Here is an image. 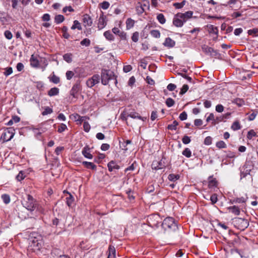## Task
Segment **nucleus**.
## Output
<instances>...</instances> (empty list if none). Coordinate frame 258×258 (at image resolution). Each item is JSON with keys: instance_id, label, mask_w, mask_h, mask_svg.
Masks as SVG:
<instances>
[{"instance_id": "nucleus-43", "label": "nucleus", "mask_w": 258, "mask_h": 258, "mask_svg": "<svg viewBox=\"0 0 258 258\" xmlns=\"http://www.w3.org/2000/svg\"><path fill=\"white\" fill-rule=\"evenodd\" d=\"M2 199L3 202L6 204H9L10 202V196L8 195H3L2 196Z\"/></svg>"}, {"instance_id": "nucleus-10", "label": "nucleus", "mask_w": 258, "mask_h": 258, "mask_svg": "<svg viewBox=\"0 0 258 258\" xmlns=\"http://www.w3.org/2000/svg\"><path fill=\"white\" fill-rule=\"evenodd\" d=\"M159 219L158 215H154L150 216L148 218V222L150 226L152 227H158L159 223L158 221V219Z\"/></svg>"}, {"instance_id": "nucleus-5", "label": "nucleus", "mask_w": 258, "mask_h": 258, "mask_svg": "<svg viewBox=\"0 0 258 258\" xmlns=\"http://www.w3.org/2000/svg\"><path fill=\"white\" fill-rule=\"evenodd\" d=\"M233 222L234 226L240 230H244L249 225L247 220L241 218H235Z\"/></svg>"}, {"instance_id": "nucleus-24", "label": "nucleus", "mask_w": 258, "mask_h": 258, "mask_svg": "<svg viewBox=\"0 0 258 258\" xmlns=\"http://www.w3.org/2000/svg\"><path fill=\"white\" fill-rule=\"evenodd\" d=\"M116 251L113 246H109L108 249L107 258H115Z\"/></svg>"}, {"instance_id": "nucleus-41", "label": "nucleus", "mask_w": 258, "mask_h": 258, "mask_svg": "<svg viewBox=\"0 0 258 258\" xmlns=\"http://www.w3.org/2000/svg\"><path fill=\"white\" fill-rule=\"evenodd\" d=\"M241 125L238 120L235 121L231 126V129H240Z\"/></svg>"}, {"instance_id": "nucleus-7", "label": "nucleus", "mask_w": 258, "mask_h": 258, "mask_svg": "<svg viewBox=\"0 0 258 258\" xmlns=\"http://www.w3.org/2000/svg\"><path fill=\"white\" fill-rule=\"evenodd\" d=\"M126 112L128 114V117H130L132 118L136 119L138 118L142 121H144L145 119H146V117H142L138 112H136L134 109L130 108V106L126 108Z\"/></svg>"}, {"instance_id": "nucleus-45", "label": "nucleus", "mask_w": 258, "mask_h": 258, "mask_svg": "<svg viewBox=\"0 0 258 258\" xmlns=\"http://www.w3.org/2000/svg\"><path fill=\"white\" fill-rule=\"evenodd\" d=\"M25 177V172L21 171L16 176V179L18 181H21Z\"/></svg>"}, {"instance_id": "nucleus-50", "label": "nucleus", "mask_w": 258, "mask_h": 258, "mask_svg": "<svg viewBox=\"0 0 258 258\" xmlns=\"http://www.w3.org/2000/svg\"><path fill=\"white\" fill-rule=\"evenodd\" d=\"M100 5L102 9L106 10L109 8L110 4L109 3V2L107 1H104L102 3H101Z\"/></svg>"}, {"instance_id": "nucleus-36", "label": "nucleus", "mask_w": 258, "mask_h": 258, "mask_svg": "<svg viewBox=\"0 0 258 258\" xmlns=\"http://www.w3.org/2000/svg\"><path fill=\"white\" fill-rule=\"evenodd\" d=\"M216 146L219 149H225L227 147L226 144L223 141L217 142L216 144Z\"/></svg>"}, {"instance_id": "nucleus-17", "label": "nucleus", "mask_w": 258, "mask_h": 258, "mask_svg": "<svg viewBox=\"0 0 258 258\" xmlns=\"http://www.w3.org/2000/svg\"><path fill=\"white\" fill-rule=\"evenodd\" d=\"M80 90V85L79 84H75L73 85L70 91V95L74 98H77L76 94Z\"/></svg>"}, {"instance_id": "nucleus-60", "label": "nucleus", "mask_w": 258, "mask_h": 258, "mask_svg": "<svg viewBox=\"0 0 258 258\" xmlns=\"http://www.w3.org/2000/svg\"><path fill=\"white\" fill-rule=\"evenodd\" d=\"M212 138L210 137H207L204 140V144L206 145H210L212 144Z\"/></svg>"}, {"instance_id": "nucleus-30", "label": "nucleus", "mask_w": 258, "mask_h": 258, "mask_svg": "<svg viewBox=\"0 0 258 258\" xmlns=\"http://www.w3.org/2000/svg\"><path fill=\"white\" fill-rule=\"evenodd\" d=\"M135 21L131 18H128L126 21V27L127 29H130L134 26Z\"/></svg>"}, {"instance_id": "nucleus-47", "label": "nucleus", "mask_w": 258, "mask_h": 258, "mask_svg": "<svg viewBox=\"0 0 258 258\" xmlns=\"http://www.w3.org/2000/svg\"><path fill=\"white\" fill-rule=\"evenodd\" d=\"M247 33L249 35H253L254 36H255V35L258 33V28H254L252 29H250L248 30Z\"/></svg>"}, {"instance_id": "nucleus-55", "label": "nucleus", "mask_w": 258, "mask_h": 258, "mask_svg": "<svg viewBox=\"0 0 258 258\" xmlns=\"http://www.w3.org/2000/svg\"><path fill=\"white\" fill-rule=\"evenodd\" d=\"M178 75H180V76H181L182 77H183V78L186 79L188 82H190V83H194L192 82V79L191 77L187 76L185 74H184L183 73H178Z\"/></svg>"}, {"instance_id": "nucleus-6", "label": "nucleus", "mask_w": 258, "mask_h": 258, "mask_svg": "<svg viewBox=\"0 0 258 258\" xmlns=\"http://www.w3.org/2000/svg\"><path fill=\"white\" fill-rule=\"evenodd\" d=\"M202 49L204 52L207 54L210 55L212 57H217L220 55L218 50L214 49L212 47H209L206 45L202 46Z\"/></svg>"}, {"instance_id": "nucleus-33", "label": "nucleus", "mask_w": 258, "mask_h": 258, "mask_svg": "<svg viewBox=\"0 0 258 258\" xmlns=\"http://www.w3.org/2000/svg\"><path fill=\"white\" fill-rule=\"evenodd\" d=\"M157 19L161 24H164L166 22V19L163 14H159L157 16Z\"/></svg>"}, {"instance_id": "nucleus-26", "label": "nucleus", "mask_w": 258, "mask_h": 258, "mask_svg": "<svg viewBox=\"0 0 258 258\" xmlns=\"http://www.w3.org/2000/svg\"><path fill=\"white\" fill-rule=\"evenodd\" d=\"M59 90L57 87H53L51 88L48 91V95L50 97L54 96L55 95H57L59 93Z\"/></svg>"}, {"instance_id": "nucleus-59", "label": "nucleus", "mask_w": 258, "mask_h": 258, "mask_svg": "<svg viewBox=\"0 0 258 258\" xmlns=\"http://www.w3.org/2000/svg\"><path fill=\"white\" fill-rule=\"evenodd\" d=\"M71 117L73 119H74L76 122L78 121V120H79V119H80L81 118L82 119H83V118H84V117H81V116H80V115H79L77 113L72 114Z\"/></svg>"}, {"instance_id": "nucleus-32", "label": "nucleus", "mask_w": 258, "mask_h": 258, "mask_svg": "<svg viewBox=\"0 0 258 258\" xmlns=\"http://www.w3.org/2000/svg\"><path fill=\"white\" fill-rule=\"evenodd\" d=\"M180 176L179 174H170L168 176V179L171 181H175L179 179Z\"/></svg>"}, {"instance_id": "nucleus-21", "label": "nucleus", "mask_w": 258, "mask_h": 258, "mask_svg": "<svg viewBox=\"0 0 258 258\" xmlns=\"http://www.w3.org/2000/svg\"><path fill=\"white\" fill-rule=\"evenodd\" d=\"M163 45L167 47L172 48L175 45V42L170 37H167L165 39Z\"/></svg>"}, {"instance_id": "nucleus-27", "label": "nucleus", "mask_w": 258, "mask_h": 258, "mask_svg": "<svg viewBox=\"0 0 258 258\" xmlns=\"http://www.w3.org/2000/svg\"><path fill=\"white\" fill-rule=\"evenodd\" d=\"M103 34L105 38L108 40L113 41L114 40V36L109 30L104 32Z\"/></svg>"}, {"instance_id": "nucleus-29", "label": "nucleus", "mask_w": 258, "mask_h": 258, "mask_svg": "<svg viewBox=\"0 0 258 258\" xmlns=\"http://www.w3.org/2000/svg\"><path fill=\"white\" fill-rule=\"evenodd\" d=\"M64 20V17L62 15H57L54 17V22L58 24L62 23Z\"/></svg>"}, {"instance_id": "nucleus-39", "label": "nucleus", "mask_w": 258, "mask_h": 258, "mask_svg": "<svg viewBox=\"0 0 258 258\" xmlns=\"http://www.w3.org/2000/svg\"><path fill=\"white\" fill-rule=\"evenodd\" d=\"M209 31L210 33H213L216 34V35H217L218 33V29L217 27H215L213 25L210 26Z\"/></svg>"}, {"instance_id": "nucleus-54", "label": "nucleus", "mask_w": 258, "mask_h": 258, "mask_svg": "<svg viewBox=\"0 0 258 258\" xmlns=\"http://www.w3.org/2000/svg\"><path fill=\"white\" fill-rule=\"evenodd\" d=\"M210 201L212 204H215L218 201L217 195L216 194H214L211 195L210 197Z\"/></svg>"}, {"instance_id": "nucleus-56", "label": "nucleus", "mask_w": 258, "mask_h": 258, "mask_svg": "<svg viewBox=\"0 0 258 258\" xmlns=\"http://www.w3.org/2000/svg\"><path fill=\"white\" fill-rule=\"evenodd\" d=\"M52 109L50 108H49V107H46L45 109H44V110L42 112V114L43 115H47L48 114H50L52 112Z\"/></svg>"}, {"instance_id": "nucleus-28", "label": "nucleus", "mask_w": 258, "mask_h": 258, "mask_svg": "<svg viewBox=\"0 0 258 258\" xmlns=\"http://www.w3.org/2000/svg\"><path fill=\"white\" fill-rule=\"evenodd\" d=\"M49 80L50 82L53 83L54 84H57L59 83L60 79L58 77L56 76L54 72L52 73V75L51 76L49 77Z\"/></svg>"}, {"instance_id": "nucleus-13", "label": "nucleus", "mask_w": 258, "mask_h": 258, "mask_svg": "<svg viewBox=\"0 0 258 258\" xmlns=\"http://www.w3.org/2000/svg\"><path fill=\"white\" fill-rule=\"evenodd\" d=\"M165 167V165L162 160L160 161H154L152 164V168L156 170L162 169Z\"/></svg>"}, {"instance_id": "nucleus-2", "label": "nucleus", "mask_w": 258, "mask_h": 258, "mask_svg": "<svg viewBox=\"0 0 258 258\" xmlns=\"http://www.w3.org/2000/svg\"><path fill=\"white\" fill-rule=\"evenodd\" d=\"M101 83L104 85L108 84L109 81L114 80L117 83L116 76L113 71L110 70L102 69L101 73Z\"/></svg>"}, {"instance_id": "nucleus-16", "label": "nucleus", "mask_w": 258, "mask_h": 258, "mask_svg": "<svg viewBox=\"0 0 258 258\" xmlns=\"http://www.w3.org/2000/svg\"><path fill=\"white\" fill-rule=\"evenodd\" d=\"M184 23V22L182 19L178 17L177 14H176L173 19V24L177 27H181Z\"/></svg>"}, {"instance_id": "nucleus-3", "label": "nucleus", "mask_w": 258, "mask_h": 258, "mask_svg": "<svg viewBox=\"0 0 258 258\" xmlns=\"http://www.w3.org/2000/svg\"><path fill=\"white\" fill-rule=\"evenodd\" d=\"M22 204L28 211H33L37 207V201L30 195H27L26 198H24Z\"/></svg>"}, {"instance_id": "nucleus-20", "label": "nucleus", "mask_w": 258, "mask_h": 258, "mask_svg": "<svg viewBox=\"0 0 258 258\" xmlns=\"http://www.w3.org/2000/svg\"><path fill=\"white\" fill-rule=\"evenodd\" d=\"M107 167L109 171L112 172L115 170H118L120 168L119 165H118L116 162L113 160L110 161L108 164Z\"/></svg>"}, {"instance_id": "nucleus-49", "label": "nucleus", "mask_w": 258, "mask_h": 258, "mask_svg": "<svg viewBox=\"0 0 258 258\" xmlns=\"http://www.w3.org/2000/svg\"><path fill=\"white\" fill-rule=\"evenodd\" d=\"M5 72L4 74L6 76H8L13 73V69L12 67H8L5 69Z\"/></svg>"}, {"instance_id": "nucleus-19", "label": "nucleus", "mask_w": 258, "mask_h": 258, "mask_svg": "<svg viewBox=\"0 0 258 258\" xmlns=\"http://www.w3.org/2000/svg\"><path fill=\"white\" fill-rule=\"evenodd\" d=\"M90 149L88 146H85L82 149V153L85 158L91 159L93 158V155L90 153Z\"/></svg>"}, {"instance_id": "nucleus-23", "label": "nucleus", "mask_w": 258, "mask_h": 258, "mask_svg": "<svg viewBox=\"0 0 258 258\" xmlns=\"http://www.w3.org/2000/svg\"><path fill=\"white\" fill-rule=\"evenodd\" d=\"M82 165H84L87 169H91L92 170H96L97 166L92 162L88 161H83Z\"/></svg>"}, {"instance_id": "nucleus-51", "label": "nucleus", "mask_w": 258, "mask_h": 258, "mask_svg": "<svg viewBox=\"0 0 258 258\" xmlns=\"http://www.w3.org/2000/svg\"><path fill=\"white\" fill-rule=\"evenodd\" d=\"M66 203L69 207H71L73 202V197L71 195H69V197L66 198Z\"/></svg>"}, {"instance_id": "nucleus-62", "label": "nucleus", "mask_w": 258, "mask_h": 258, "mask_svg": "<svg viewBox=\"0 0 258 258\" xmlns=\"http://www.w3.org/2000/svg\"><path fill=\"white\" fill-rule=\"evenodd\" d=\"M187 117V113L185 111H183L182 113H181L179 115V118L181 120H184L186 119Z\"/></svg>"}, {"instance_id": "nucleus-18", "label": "nucleus", "mask_w": 258, "mask_h": 258, "mask_svg": "<svg viewBox=\"0 0 258 258\" xmlns=\"http://www.w3.org/2000/svg\"><path fill=\"white\" fill-rule=\"evenodd\" d=\"M83 17V21L85 26H91L92 25V19L88 14L84 15Z\"/></svg>"}, {"instance_id": "nucleus-11", "label": "nucleus", "mask_w": 258, "mask_h": 258, "mask_svg": "<svg viewBox=\"0 0 258 258\" xmlns=\"http://www.w3.org/2000/svg\"><path fill=\"white\" fill-rule=\"evenodd\" d=\"M107 20L106 16H104L103 13L101 12V14L100 15L98 20V28L99 29L101 30L104 28L107 25Z\"/></svg>"}, {"instance_id": "nucleus-9", "label": "nucleus", "mask_w": 258, "mask_h": 258, "mask_svg": "<svg viewBox=\"0 0 258 258\" xmlns=\"http://www.w3.org/2000/svg\"><path fill=\"white\" fill-rule=\"evenodd\" d=\"M100 80L99 75H94L86 82V85L88 87L92 88L95 85L98 84Z\"/></svg>"}, {"instance_id": "nucleus-31", "label": "nucleus", "mask_w": 258, "mask_h": 258, "mask_svg": "<svg viewBox=\"0 0 258 258\" xmlns=\"http://www.w3.org/2000/svg\"><path fill=\"white\" fill-rule=\"evenodd\" d=\"M40 62L43 64L42 66H41V69L42 71L43 72L45 71L46 67L48 65L47 60L44 57H40Z\"/></svg>"}, {"instance_id": "nucleus-44", "label": "nucleus", "mask_w": 258, "mask_h": 258, "mask_svg": "<svg viewBox=\"0 0 258 258\" xmlns=\"http://www.w3.org/2000/svg\"><path fill=\"white\" fill-rule=\"evenodd\" d=\"M126 112V108H125L120 114V118L123 120H126L127 117H128Z\"/></svg>"}, {"instance_id": "nucleus-14", "label": "nucleus", "mask_w": 258, "mask_h": 258, "mask_svg": "<svg viewBox=\"0 0 258 258\" xmlns=\"http://www.w3.org/2000/svg\"><path fill=\"white\" fill-rule=\"evenodd\" d=\"M30 62L31 66L34 68L39 67V63H41L40 60H38L37 56H35L34 54L31 55Z\"/></svg>"}, {"instance_id": "nucleus-22", "label": "nucleus", "mask_w": 258, "mask_h": 258, "mask_svg": "<svg viewBox=\"0 0 258 258\" xmlns=\"http://www.w3.org/2000/svg\"><path fill=\"white\" fill-rule=\"evenodd\" d=\"M227 210L235 215L238 216L240 214V209L236 206L229 207L227 208Z\"/></svg>"}, {"instance_id": "nucleus-34", "label": "nucleus", "mask_w": 258, "mask_h": 258, "mask_svg": "<svg viewBox=\"0 0 258 258\" xmlns=\"http://www.w3.org/2000/svg\"><path fill=\"white\" fill-rule=\"evenodd\" d=\"M71 29L72 30L78 29L79 30H81L82 28L79 22L77 20H75L73 26L71 27Z\"/></svg>"}, {"instance_id": "nucleus-52", "label": "nucleus", "mask_w": 258, "mask_h": 258, "mask_svg": "<svg viewBox=\"0 0 258 258\" xmlns=\"http://www.w3.org/2000/svg\"><path fill=\"white\" fill-rule=\"evenodd\" d=\"M67 79L70 80L74 76V73L72 71H68L66 74Z\"/></svg>"}, {"instance_id": "nucleus-48", "label": "nucleus", "mask_w": 258, "mask_h": 258, "mask_svg": "<svg viewBox=\"0 0 258 258\" xmlns=\"http://www.w3.org/2000/svg\"><path fill=\"white\" fill-rule=\"evenodd\" d=\"M90 40L88 38H84L83 39L81 42L80 44L82 45H84L85 46H89L90 45Z\"/></svg>"}, {"instance_id": "nucleus-15", "label": "nucleus", "mask_w": 258, "mask_h": 258, "mask_svg": "<svg viewBox=\"0 0 258 258\" xmlns=\"http://www.w3.org/2000/svg\"><path fill=\"white\" fill-rule=\"evenodd\" d=\"M112 32L118 35L121 39L122 40H126V34L123 31H121L117 27H114L112 29Z\"/></svg>"}, {"instance_id": "nucleus-4", "label": "nucleus", "mask_w": 258, "mask_h": 258, "mask_svg": "<svg viewBox=\"0 0 258 258\" xmlns=\"http://www.w3.org/2000/svg\"><path fill=\"white\" fill-rule=\"evenodd\" d=\"M161 226L165 230L170 229L171 230L175 231L177 229L176 224L175 223L173 218L171 217L165 218L163 221Z\"/></svg>"}, {"instance_id": "nucleus-40", "label": "nucleus", "mask_w": 258, "mask_h": 258, "mask_svg": "<svg viewBox=\"0 0 258 258\" xmlns=\"http://www.w3.org/2000/svg\"><path fill=\"white\" fill-rule=\"evenodd\" d=\"M182 155L187 158H189L191 156V152L189 148H186L182 151Z\"/></svg>"}, {"instance_id": "nucleus-38", "label": "nucleus", "mask_w": 258, "mask_h": 258, "mask_svg": "<svg viewBox=\"0 0 258 258\" xmlns=\"http://www.w3.org/2000/svg\"><path fill=\"white\" fill-rule=\"evenodd\" d=\"M150 34L154 38H159L160 37V32L158 30L151 31Z\"/></svg>"}, {"instance_id": "nucleus-57", "label": "nucleus", "mask_w": 258, "mask_h": 258, "mask_svg": "<svg viewBox=\"0 0 258 258\" xmlns=\"http://www.w3.org/2000/svg\"><path fill=\"white\" fill-rule=\"evenodd\" d=\"M67 11L70 12H74V9L71 6H66L62 9V12L66 13Z\"/></svg>"}, {"instance_id": "nucleus-12", "label": "nucleus", "mask_w": 258, "mask_h": 258, "mask_svg": "<svg viewBox=\"0 0 258 258\" xmlns=\"http://www.w3.org/2000/svg\"><path fill=\"white\" fill-rule=\"evenodd\" d=\"M192 15L193 12L190 11L186 12L184 13H177L178 17L181 18L184 23L186 22L187 20L191 18L192 16Z\"/></svg>"}, {"instance_id": "nucleus-35", "label": "nucleus", "mask_w": 258, "mask_h": 258, "mask_svg": "<svg viewBox=\"0 0 258 258\" xmlns=\"http://www.w3.org/2000/svg\"><path fill=\"white\" fill-rule=\"evenodd\" d=\"M63 59L68 63L72 61V54L71 53H66L63 55Z\"/></svg>"}, {"instance_id": "nucleus-8", "label": "nucleus", "mask_w": 258, "mask_h": 258, "mask_svg": "<svg viewBox=\"0 0 258 258\" xmlns=\"http://www.w3.org/2000/svg\"><path fill=\"white\" fill-rule=\"evenodd\" d=\"M15 130H5V132L2 134L1 136V140L3 142H6L10 141L15 135Z\"/></svg>"}, {"instance_id": "nucleus-25", "label": "nucleus", "mask_w": 258, "mask_h": 258, "mask_svg": "<svg viewBox=\"0 0 258 258\" xmlns=\"http://www.w3.org/2000/svg\"><path fill=\"white\" fill-rule=\"evenodd\" d=\"M208 186L209 188H213L216 187L217 185V181L215 178H214L212 176L209 177Z\"/></svg>"}, {"instance_id": "nucleus-63", "label": "nucleus", "mask_w": 258, "mask_h": 258, "mask_svg": "<svg viewBox=\"0 0 258 258\" xmlns=\"http://www.w3.org/2000/svg\"><path fill=\"white\" fill-rule=\"evenodd\" d=\"M182 141L183 144H187L190 142V139L189 137L187 136H184L182 138Z\"/></svg>"}, {"instance_id": "nucleus-42", "label": "nucleus", "mask_w": 258, "mask_h": 258, "mask_svg": "<svg viewBox=\"0 0 258 258\" xmlns=\"http://www.w3.org/2000/svg\"><path fill=\"white\" fill-rule=\"evenodd\" d=\"M165 103L168 107H170L174 105L175 102L171 98H168Z\"/></svg>"}, {"instance_id": "nucleus-53", "label": "nucleus", "mask_w": 258, "mask_h": 258, "mask_svg": "<svg viewBox=\"0 0 258 258\" xmlns=\"http://www.w3.org/2000/svg\"><path fill=\"white\" fill-rule=\"evenodd\" d=\"M188 86L187 85L184 84L182 86V87L179 92V94L181 95H182L183 94H185L186 92V91L188 90Z\"/></svg>"}, {"instance_id": "nucleus-64", "label": "nucleus", "mask_w": 258, "mask_h": 258, "mask_svg": "<svg viewBox=\"0 0 258 258\" xmlns=\"http://www.w3.org/2000/svg\"><path fill=\"white\" fill-rule=\"evenodd\" d=\"M256 135L255 133L254 132V130H250L247 133V138L249 139H251L253 137H254Z\"/></svg>"}, {"instance_id": "nucleus-46", "label": "nucleus", "mask_w": 258, "mask_h": 258, "mask_svg": "<svg viewBox=\"0 0 258 258\" xmlns=\"http://www.w3.org/2000/svg\"><path fill=\"white\" fill-rule=\"evenodd\" d=\"M246 202V199H245L243 197H241L239 198H236V199L234 200L232 202H231V203H245Z\"/></svg>"}, {"instance_id": "nucleus-61", "label": "nucleus", "mask_w": 258, "mask_h": 258, "mask_svg": "<svg viewBox=\"0 0 258 258\" xmlns=\"http://www.w3.org/2000/svg\"><path fill=\"white\" fill-rule=\"evenodd\" d=\"M132 40L136 42L139 40V33L138 32H135L133 33L132 36Z\"/></svg>"}, {"instance_id": "nucleus-37", "label": "nucleus", "mask_w": 258, "mask_h": 258, "mask_svg": "<svg viewBox=\"0 0 258 258\" xmlns=\"http://www.w3.org/2000/svg\"><path fill=\"white\" fill-rule=\"evenodd\" d=\"M257 113V111H253L251 113H247V115H248L247 118L249 120H253L255 116H256Z\"/></svg>"}, {"instance_id": "nucleus-1", "label": "nucleus", "mask_w": 258, "mask_h": 258, "mask_svg": "<svg viewBox=\"0 0 258 258\" xmlns=\"http://www.w3.org/2000/svg\"><path fill=\"white\" fill-rule=\"evenodd\" d=\"M29 247L34 252L40 250L43 245L42 236L37 233L33 232L29 238Z\"/></svg>"}, {"instance_id": "nucleus-58", "label": "nucleus", "mask_w": 258, "mask_h": 258, "mask_svg": "<svg viewBox=\"0 0 258 258\" xmlns=\"http://www.w3.org/2000/svg\"><path fill=\"white\" fill-rule=\"evenodd\" d=\"M4 35H5V37L9 40L11 39L13 37L12 33H11V31H10L9 30H6L5 32Z\"/></svg>"}]
</instances>
